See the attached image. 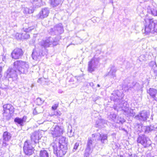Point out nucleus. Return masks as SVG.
I'll return each instance as SVG.
<instances>
[{"label": "nucleus", "mask_w": 157, "mask_h": 157, "mask_svg": "<svg viewBox=\"0 0 157 157\" xmlns=\"http://www.w3.org/2000/svg\"><path fill=\"white\" fill-rule=\"evenodd\" d=\"M54 153L57 157H62L67 152V142L66 137L61 136L59 141H55L52 144Z\"/></svg>", "instance_id": "obj_3"}, {"label": "nucleus", "mask_w": 157, "mask_h": 157, "mask_svg": "<svg viewBox=\"0 0 157 157\" xmlns=\"http://www.w3.org/2000/svg\"><path fill=\"white\" fill-rule=\"evenodd\" d=\"M150 66L152 68H157L156 63L155 61H151L150 63Z\"/></svg>", "instance_id": "obj_35"}, {"label": "nucleus", "mask_w": 157, "mask_h": 157, "mask_svg": "<svg viewBox=\"0 0 157 157\" xmlns=\"http://www.w3.org/2000/svg\"><path fill=\"white\" fill-rule=\"evenodd\" d=\"M150 116L149 112L146 110L140 112L135 117V118L140 121H146Z\"/></svg>", "instance_id": "obj_10"}, {"label": "nucleus", "mask_w": 157, "mask_h": 157, "mask_svg": "<svg viewBox=\"0 0 157 157\" xmlns=\"http://www.w3.org/2000/svg\"><path fill=\"white\" fill-rule=\"evenodd\" d=\"M89 85L91 87H93L94 86V84L93 82H90L89 83Z\"/></svg>", "instance_id": "obj_46"}, {"label": "nucleus", "mask_w": 157, "mask_h": 157, "mask_svg": "<svg viewBox=\"0 0 157 157\" xmlns=\"http://www.w3.org/2000/svg\"><path fill=\"white\" fill-rule=\"evenodd\" d=\"M38 135V133L37 132H35L32 133L31 136V143L35 144L38 142V140L39 139Z\"/></svg>", "instance_id": "obj_21"}, {"label": "nucleus", "mask_w": 157, "mask_h": 157, "mask_svg": "<svg viewBox=\"0 0 157 157\" xmlns=\"http://www.w3.org/2000/svg\"><path fill=\"white\" fill-rule=\"evenodd\" d=\"M61 113L60 112H56L55 113L54 115H56V116H60Z\"/></svg>", "instance_id": "obj_42"}, {"label": "nucleus", "mask_w": 157, "mask_h": 157, "mask_svg": "<svg viewBox=\"0 0 157 157\" xmlns=\"http://www.w3.org/2000/svg\"><path fill=\"white\" fill-rule=\"evenodd\" d=\"M116 71L115 70L111 69L108 73L106 75V76H109L110 77L113 78V79H116V76L115 75Z\"/></svg>", "instance_id": "obj_27"}, {"label": "nucleus", "mask_w": 157, "mask_h": 157, "mask_svg": "<svg viewBox=\"0 0 157 157\" xmlns=\"http://www.w3.org/2000/svg\"><path fill=\"white\" fill-rule=\"evenodd\" d=\"M68 129L70 128V131L67 132V134L68 136L70 137H72L73 136V133L72 132V127L71 126H68Z\"/></svg>", "instance_id": "obj_32"}, {"label": "nucleus", "mask_w": 157, "mask_h": 157, "mask_svg": "<svg viewBox=\"0 0 157 157\" xmlns=\"http://www.w3.org/2000/svg\"><path fill=\"white\" fill-rule=\"evenodd\" d=\"M138 143L141 144L144 147H149L151 144V141L149 139L144 135L139 136L137 139Z\"/></svg>", "instance_id": "obj_11"}, {"label": "nucleus", "mask_w": 157, "mask_h": 157, "mask_svg": "<svg viewBox=\"0 0 157 157\" xmlns=\"http://www.w3.org/2000/svg\"><path fill=\"white\" fill-rule=\"evenodd\" d=\"M124 82L125 84H127L126 86L125 85H123L122 86L123 89L125 91L128 90L131 88H133L136 90L139 88V83L132 82V80H131L130 78H126L124 81Z\"/></svg>", "instance_id": "obj_5"}, {"label": "nucleus", "mask_w": 157, "mask_h": 157, "mask_svg": "<svg viewBox=\"0 0 157 157\" xmlns=\"http://www.w3.org/2000/svg\"><path fill=\"white\" fill-rule=\"evenodd\" d=\"M1 91H0V95H1Z\"/></svg>", "instance_id": "obj_53"}, {"label": "nucleus", "mask_w": 157, "mask_h": 157, "mask_svg": "<svg viewBox=\"0 0 157 157\" xmlns=\"http://www.w3.org/2000/svg\"><path fill=\"white\" fill-rule=\"evenodd\" d=\"M106 121L103 119L99 120L96 124V126L99 128H103L105 127V125L106 124Z\"/></svg>", "instance_id": "obj_23"}, {"label": "nucleus", "mask_w": 157, "mask_h": 157, "mask_svg": "<svg viewBox=\"0 0 157 157\" xmlns=\"http://www.w3.org/2000/svg\"><path fill=\"white\" fill-rule=\"evenodd\" d=\"M4 113L11 114L14 112V108L10 104H6L3 105Z\"/></svg>", "instance_id": "obj_16"}, {"label": "nucleus", "mask_w": 157, "mask_h": 157, "mask_svg": "<svg viewBox=\"0 0 157 157\" xmlns=\"http://www.w3.org/2000/svg\"><path fill=\"white\" fill-rule=\"evenodd\" d=\"M144 128L145 130V132L146 133L151 132L155 130L154 126L152 125L144 126Z\"/></svg>", "instance_id": "obj_25"}, {"label": "nucleus", "mask_w": 157, "mask_h": 157, "mask_svg": "<svg viewBox=\"0 0 157 157\" xmlns=\"http://www.w3.org/2000/svg\"><path fill=\"white\" fill-rule=\"evenodd\" d=\"M119 129L120 130H122L124 131H125V132H127V131L124 128H122V127H119Z\"/></svg>", "instance_id": "obj_43"}, {"label": "nucleus", "mask_w": 157, "mask_h": 157, "mask_svg": "<svg viewBox=\"0 0 157 157\" xmlns=\"http://www.w3.org/2000/svg\"><path fill=\"white\" fill-rule=\"evenodd\" d=\"M35 145L30 142L25 141L24 144L23 150L26 155H31L34 152Z\"/></svg>", "instance_id": "obj_7"}, {"label": "nucleus", "mask_w": 157, "mask_h": 157, "mask_svg": "<svg viewBox=\"0 0 157 157\" xmlns=\"http://www.w3.org/2000/svg\"><path fill=\"white\" fill-rule=\"evenodd\" d=\"M23 54L22 50L19 48L15 49L11 53L12 58L17 59L21 58Z\"/></svg>", "instance_id": "obj_14"}, {"label": "nucleus", "mask_w": 157, "mask_h": 157, "mask_svg": "<svg viewBox=\"0 0 157 157\" xmlns=\"http://www.w3.org/2000/svg\"><path fill=\"white\" fill-rule=\"evenodd\" d=\"M125 120L124 119L120 117H118L117 118L115 122L117 123H123L124 122Z\"/></svg>", "instance_id": "obj_31"}, {"label": "nucleus", "mask_w": 157, "mask_h": 157, "mask_svg": "<svg viewBox=\"0 0 157 157\" xmlns=\"http://www.w3.org/2000/svg\"><path fill=\"white\" fill-rule=\"evenodd\" d=\"M29 68L28 62L17 60L13 63V68H9L4 73V77L7 78H16L18 74H26Z\"/></svg>", "instance_id": "obj_1"}, {"label": "nucleus", "mask_w": 157, "mask_h": 157, "mask_svg": "<svg viewBox=\"0 0 157 157\" xmlns=\"http://www.w3.org/2000/svg\"><path fill=\"white\" fill-rule=\"evenodd\" d=\"M64 132L63 127L61 126H53L51 128V133L53 137L60 136Z\"/></svg>", "instance_id": "obj_9"}, {"label": "nucleus", "mask_w": 157, "mask_h": 157, "mask_svg": "<svg viewBox=\"0 0 157 157\" xmlns=\"http://www.w3.org/2000/svg\"><path fill=\"white\" fill-rule=\"evenodd\" d=\"M110 2L112 4H113V1L112 0H110Z\"/></svg>", "instance_id": "obj_50"}, {"label": "nucleus", "mask_w": 157, "mask_h": 157, "mask_svg": "<svg viewBox=\"0 0 157 157\" xmlns=\"http://www.w3.org/2000/svg\"><path fill=\"white\" fill-rule=\"evenodd\" d=\"M97 86L98 87H99L100 86V85L99 84H98L97 85Z\"/></svg>", "instance_id": "obj_51"}, {"label": "nucleus", "mask_w": 157, "mask_h": 157, "mask_svg": "<svg viewBox=\"0 0 157 157\" xmlns=\"http://www.w3.org/2000/svg\"><path fill=\"white\" fill-rule=\"evenodd\" d=\"M150 157H154L153 156H151Z\"/></svg>", "instance_id": "obj_55"}, {"label": "nucleus", "mask_w": 157, "mask_h": 157, "mask_svg": "<svg viewBox=\"0 0 157 157\" xmlns=\"http://www.w3.org/2000/svg\"><path fill=\"white\" fill-rule=\"evenodd\" d=\"M147 93L151 98L153 99L154 100L157 101V90L153 88H150L147 91Z\"/></svg>", "instance_id": "obj_18"}, {"label": "nucleus", "mask_w": 157, "mask_h": 157, "mask_svg": "<svg viewBox=\"0 0 157 157\" xmlns=\"http://www.w3.org/2000/svg\"><path fill=\"white\" fill-rule=\"evenodd\" d=\"M33 4L35 6L40 7L43 4V3L42 0H34Z\"/></svg>", "instance_id": "obj_29"}, {"label": "nucleus", "mask_w": 157, "mask_h": 157, "mask_svg": "<svg viewBox=\"0 0 157 157\" xmlns=\"http://www.w3.org/2000/svg\"><path fill=\"white\" fill-rule=\"evenodd\" d=\"M24 25L25 27L27 25L28 28L24 27L23 28V30L25 33H22V39H27L30 36L29 34L27 33L29 32L33 29L35 27V25H32L31 24H28L26 23L24 24Z\"/></svg>", "instance_id": "obj_12"}, {"label": "nucleus", "mask_w": 157, "mask_h": 157, "mask_svg": "<svg viewBox=\"0 0 157 157\" xmlns=\"http://www.w3.org/2000/svg\"><path fill=\"white\" fill-rule=\"evenodd\" d=\"M148 24L146 25L144 30L146 35L152 36L155 33H157V21L155 23L153 19H147L145 21Z\"/></svg>", "instance_id": "obj_4"}, {"label": "nucleus", "mask_w": 157, "mask_h": 157, "mask_svg": "<svg viewBox=\"0 0 157 157\" xmlns=\"http://www.w3.org/2000/svg\"><path fill=\"white\" fill-rule=\"evenodd\" d=\"M151 12L152 14L155 16H157V8H155L151 10Z\"/></svg>", "instance_id": "obj_34"}, {"label": "nucleus", "mask_w": 157, "mask_h": 157, "mask_svg": "<svg viewBox=\"0 0 157 157\" xmlns=\"http://www.w3.org/2000/svg\"><path fill=\"white\" fill-rule=\"evenodd\" d=\"M44 55L43 53L40 51V48H36L33 50L32 56L33 59L36 60L40 59L41 55Z\"/></svg>", "instance_id": "obj_15"}, {"label": "nucleus", "mask_w": 157, "mask_h": 157, "mask_svg": "<svg viewBox=\"0 0 157 157\" xmlns=\"http://www.w3.org/2000/svg\"><path fill=\"white\" fill-rule=\"evenodd\" d=\"M96 135L95 134H93L92 135V137L88 138L86 149L85 155H88L91 153L95 147L96 144L94 142V138L95 137Z\"/></svg>", "instance_id": "obj_6"}, {"label": "nucleus", "mask_w": 157, "mask_h": 157, "mask_svg": "<svg viewBox=\"0 0 157 157\" xmlns=\"http://www.w3.org/2000/svg\"><path fill=\"white\" fill-rule=\"evenodd\" d=\"M12 135L11 134L7 132H4L3 134V144L6 145V142H8L11 139Z\"/></svg>", "instance_id": "obj_20"}, {"label": "nucleus", "mask_w": 157, "mask_h": 157, "mask_svg": "<svg viewBox=\"0 0 157 157\" xmlns=\"http://www.w3.org/2000/svg\"><path fill=\"white\" fill-rule=\"evenodd\" d=\"M2 67L0 66V78L2 76Z\"/></svg>", "instance_id": "obj_41"}, {"label": "nucleus", "mask_w": 157, "mask_h": 157, "mask_svg": "<svg viewBox=\"0 0 157 157\" xmlns=\"http://www.w3.org/2000/svg\"><path fill=\"white\" fill-rule=\"evenodd\" d=\"M26 117L24 116L22 118L16 117L14 120V121L19 124L21 126H23V123L26 121Z\"/></svg>", "instance_id": "obj_22"}, {"label": "nucleus", "mask_w": 157, "mask_h": 157, "mask_svg": "<svg viewBox=\"0 0 157 157\" xmlns=\"http://www.w3.org/2000/svg\"><path fill=\"white\" fill-rule=\"evenodd\" d=\"M33 113L35 114V115H36L37 114L36 113V110L35 109H34L33 111Z\"/></svg>", "instance_id": "obj_48"}, {"label": "nucleus", "mask_w": 157, "mask_h": 157, "mask_svg": "<svg viewBox=\"0 0 157 157\" xmlns=\"http://www.w3.org/2000/svg\"><path fill=\"white\" fill-rule=\"evenodd\" d=\"M153 114H151V119H152V120L153 119Z\"/></svg>", "instance_id": "obj_49"}, {"label": "nucleus", "mask_w": 157, "mask_h": 157, "mask_svg": "<svg viewBox=\"0 0 157 157\" xmlns=\"http://www.w3.org/2000/svg\"><path fill=\"white\" fill-rule=\"evenodd\" d=\"M154 72L155 75H157V70H154Z\"/></svg>", "instance_id": "obj_47"}, {"label": "nucleus", "mask_w": 157, "mask_h": 157, "mask_svg": "<svg viewBox=\"0 0 157 157\" xmlns=\"http://www.w3.org/2000/svg\"><path fill=\"white\" fill-rule=\"evenodd\" d=\"M128 157H133L132 154H128ZM133 157H138L136 155H134Z\"/></svg>", "instance_id": "obj_44"}, {"label": "nucleus", "mask_w": 157, "mask_h": 157, "mask_svg": "<svg viewBox=\"0 0 157 157\" xmlns=\"http://www.w3.org/2000/svg\"><path fill=\"white\" fill-rule=\"evenodd\" d=\"M49 13V9L45 8L42 9L39 13L37 15V17L39 18L43 19L47 17Z\"/></svg>", "instance_id": "obj_17"}, {"label": "nucleus", "mask_w": 157, "mask_h": 157, "mask_svg": "<svg viewBox=\"0 0 157 157\" xmlns=\"http://www.w3.org/2000/svg\"><path fill=\"white\" fill-rule=\"evenodd\" d=\"M63 31L62 24L59 23L57 25L53 28L51 29L50 32L51 34L59 35L63 33Z\"/></svg>", "instance_id": "obj_13"}, {"label": "nucleus", "mask_w": 157, "mask_h": 157, "mask_svg": "<svg viewBox=\"0 0 157 157\" xmlns=\"http://www.w3.org/2000/svg\"><path fill=\"white\" fill-rule=\"evenodd\" d=\"M100 138L98 140H100L102 144H105L107 142V135L106 134H99Z\"/></svg>", "instance_id": "obj_24"}, {"label": "nucleus", "mask_w": 157, "mask_h": 157, "mask_svg": "<svg viewBox=\"0 0 157 157\" xmlns=\"http://www.w3.org/2000/svg\"><path fill=\"white\" fill-rule=\"evenodd\" d=\"M61 2V0H51V5L53 6H56Z\"/></svg>", "instance_id": "obj_30"}, {"label": "nucleus", "mask_w": 157, "mask_h": 157, "mask_svg": "<svg viewBox=\"0 0 157 157\" xmlns=\"http://www.w3.org/2000/svg\"><path fill=\"white\" fill-rule=\"evenodd\" d=\"M16 38L17 39H22V34H20L18 33H16Z\"/></svg>", "instance_id": "obj_36"}, {"label": "nucleus", "mask_w": 157, "mask_h": 157, "mask_svg": "<svg viewBox=\"0 0 157 157\" xmlns=\"http://www.w3.org/2000/svg\"><path fill=\"white\" fill-rule=\"evenodd\" d=\"M39 155V157H49V154L45 150H41L40 151Z\"/></svg>", "instance_id": "obj_28"}, {"label": "nucleus", "mask_w": 157, "mask_h": 157, "mask_svg": "<svg viewBox=\"0 0 157 157\" xmlns=\"http://www.w3.org/2000/svg\"><path fill=\"white\" fill-rule=\"evenodd\" d=\"M117 115L113 113H111L109 115L108 117L107 118L110 121L112 122H116L117 117Z\"/></svg>", "instance_id": "obj_26"}, {"label": "nucleus", "mask_w": 157, "mask_h": 157, "mask_svg": "<svg viewBox=\"0 0 157 157\" xmlns=\"http://www.w3.org/2000/svg\"><path fill=\"white\" fill-rule=\"evenodd\" d=\"M70 131V128L69 129H68V128L67 131Z\"/></svg>", "instance_id": "obj_52"}, {"label": "nucleus", "mask_w": 157, "mask_h": 157, "mask_svg": "<svg viewBox=\"0 0 157 157\" xmlns=\"http://www.w3.org/2000/svg\"><path fill=\"white\" fill-rule=\"evenodd\" d=\"M36 103L37 105H41L44 102V101L40 98H38L36 99Z\"/></svg>", "instance_id": "obj_33"}, {"label": "nucleus", "mask_w": 157, "mask_h": 157, "mask_svg": "<svg viewBox=\"0 0 157 157\" xmlns=\"http://www.w3.org/2000/svg\"><path fill=\"white\" fill-rule=\"evenodd\" d=\"M58 44L57 40H54L51 37H49L45 40H42L39 43V44L42 49H45V48L49 47L52 44L55 46Z\"/></svg>", "instance_id": "obj_8"}, {"label": "nucleus", "mask_w": 157, "mask_h": 157, "mask_svg": "<svg viewBox=\"0 0 157 157\" xmlns=\"http://www.w3.org/2000/svg\"><path fill=\"white\" fill-rule=\"evenodd\" d=\"M59 106V103H57L53 105L52 107V110H56L58 108Z\"/></svg>", "instance_id": "obj_37"}, {"label": "nucleus", "mask_w": 157, "mask_h": 157, "mask_svg": "<svg viewBox=\"0 0 157 157\" xmlns=\"http://www.w3.org/2000/svg\"><path fill=\"white\" fill-rule=\"evenodd\" d=\"M115 95H113L111 97V99L113 100L114 102V105H116L115 109L121 108L124 112L131 116H134L135 113L133 109L129 108L127 103L122 100L124 94L122 91H116Z\"/></svg>", "instance_id": "obj_2"}, {"label": "nucleus", "mask_w": 157, "mask_h": 157, "mask_svg": "<svg viewBox=\"0 0 157 157\" xmlns=\"http://www.w3.org/2000/svg\"><path fill=\"white\" fill-rule=\"evenodd\" d=\"M79 143H78L76 142L75 143V144L74 145L73 149V151H75V150H76L77 149L78 147V146H79Z\"/></svg>", "instance_id": "obj_39"}, {"label": "nucleus", "mask_w": 157, "mask_h": 157, "mask_svg": "<svg viewBox=\"0 0 157 157\" xmlns=\"http://www.w3.org/2000/svg\"><path fill=\"white\" fill-rule=\"evenodd\" d=\"M18 13L16 12H14L12 13V17L14 16V17H16L18 16Z\"/></svg>", "instance_id": "obj_40"}, {"label": "nucleus", "mask_w": 157, "mask_h": 157, "mask_svg": "<svg viewBox=\"0 0 157 157\" xmlns=\"http://www.w3.org/2000/svg\"><path fill=\"white\" fill-rule=\"evenodd\" d=\"M23 12L25 14L30 13L29 9L28 8H24Z\"/></svg>", "instance_id": "obj_38"}, {"label": "nucleus", "mask_w": 157, "mask_h": 157, "mask_svg": "<svg viewBox=\"0 0 157 157\" xmlns=\"http://www.w3.org/2000/svg\"><path fill=\"white\" fill-rule=\"evenodd\" d=\"M98 62H95L94 60L89 62L88 70L89 72H92L94 71L96 67L98 65Z\"/></svg>", "instance_id": "obj_19"}, {"label": "nucleus", "mask_w": 157, "mask_h": 157, "mask_svg": "<svg viewBox=\"0 0 157 157\" xmlns=\"http://www.w3.org/2000/svg\"><path fill=\"white\" fill-rule=\"evenodd\" d=\"M124 155L125 157H128V154L127 153H126L125 154H124ZM120 157H124L123 156H120Z\"/></svg>", "instance_id": "obj_45"}, {"label": "nucleus", "mask_w": 157, "mask_h": 157, "mask_svg": "<svg viewBox=\"0 0 157 157\" xmlns=\"http://www.w3.org/2000/svg\"><path fill=\"white\" fill-rule=\"evenodd\" d=\"M39 80H40V79H38V82H39Z\"/></svg>", "instance_id": "obj_54"}]
</instances>
